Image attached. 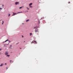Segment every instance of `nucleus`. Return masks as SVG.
Wrapping results in <instances>:
<instances>
[{"mask_svg":"<svg viewBox=\"0 0 73 73\" xmlns=\"http://www.w3.org/2000/svg\"><path fill=\"white\" fill-rule=\"evenodd\" d=\"M32 43H35V44H37V42L36 40H33L31 42V44Z\"/></svg>","mask_w":73,"mask_h":73,"instance_id":"f257e3e1","label":"nucleus"},{"mask_svg":"<svg viewBox=\"0 0 73 73\" xmlns=\"http://www.w3.org/2000/svg\"><path fill=\"white\" fill-rule=\"evenodd\" d=\"M9 41V42H11V41L10 40H8V39H7V40H6L5 41L3 42V43H4L5 42H7V41Z\"/></svg>","mask_w":73,"mask_h":73,"instance_id":"f03ea898","label":"nucleus"},{"mask_svg":"<svg viewBox=\"0 0 73 73\" xmlns=\"http://www.w3.org/2000/svg\"><path fill=\"white\" fill-rule=\"evenodd\" d=\"M35 32H39V30L37 29H35Z\"/></svg>","mask_w":73,"mask_h":73,"instance_id":"7ed1b4c3","label":"nucleus"},{"mask_svg":"<svg viewBox=\"0 0 73 73\" xmlns=\"http://www.w3.org/2000/svg\"><path fill=\"white\" fill-rule=\"evenodd\" d=\"M19 2H16L15 3V5H17V4H19Z\"/></svg>","mask_w":73,"mask_h":73,"instance_id":"20e7f679","label":"nucleus"},{"mask_svg":"<svg viewBox=\"0 0 73 73\" xmlns=\"http://www.w3.org/2000/svg\"><path fill=\"white\" fill-rule=\"evenodd\" d=\"M5 55H7L8 54V52H7L5 53Z\"/></svg>","mask_w":73,"mask_h":73,"instance_id":"39448f33","label":"nucleus"},{"mask_svg":"<svg viewBox=\"0 0 73 73\" xmlns=\"http://www.w3.org/2000/svg\"><path fill=\"white\" fill-rule=\"evenodd\" d=\"M13 13V14L12 15V16H15V15H16V13Z\"/></svg>","mask_w":73,"mask_h":73,"instance_id":"423d86ee","label":"nucleus"},{"mask_svg":"<svg viewBox=\"0 0 73 73\" xmlns=\"http://www.w3.org/2000/svg\"><path fill=\"white\" fill-rule=\"evenodd\" d=\"M32 4H33V3H31L29 5V6H31V5H32Z\"/></svg>","mask_w":73,"mask_h":73,"instance_id":"0eeeda50","label":"nucleus"},{"mask_svg":"<svg viewBox=\"0 0 73 73\" xmlns=\"http://www.w3.org/2000/svg\"><path fill=\"white\" fill-rule=\"evenodd\" d=\"M12 45H10L9 46V48H10V49H12Z\"/></svg>","mask_w":73,"mask_h":73,"instance_id":"6e6552de","label":"nucleus"},{"mask_svg":"<svg viewBox=\"0 0 73 73\" xmlns=\"http://www.w3.org/2000/svg\"><path fill=\"white\" fill-rule=\"evenodd\" d=\"M10 62L11 63H13V61L11 60H10Z\"/></svg>","mask_w":73,"mask_h":73,"instance_id":"1a4fd4ad","label":"nucleus"},{"mask_svg":"<svg viewBox=\"0 0 73 73\" xmlns=\"http://www.w3.org/2000/svg\"><path fill=\"white\" fill-rule=\"evenodd\" d=\"M10 62L11 63H13V61L11 60H10Z\"/></svg>","mask_w":73,"mask_h":73,"instance_id":"9d476101","label":"nucleus"},{"mask_svg":"<svg viewBox=\"0 0 73 73\" xmlns=\"http://www.w3.org/2000/svg\"><path fill=\"white\" fill-rule=\"evenodd\" d=\"M1 64V65H0V66H3V64Z\"/></svg>","mask_w":73,"mask_h":73,"instance_id":"9b49d317","label":"nucleus"},{"mask_svg":"<svg viewBox=\"0 0 73 73\" xmlns=\"http://www.w3.org/2000/svg\"><path fill=\"white\" fill-rule=\"evenodd\" d=\"M9 56H10V55H6V57H9Z\"/></svg>","mask_w":73,"mask_h":73,"instance_id":"f8f14e48","label":"nucleus"},{"mask_svg":"<svg viewBox=\"0 0 73 73\" xmlns=\"http://www.w3.org/2000/svg\"><path fill=\"white\" fill-rule=\"evenodd\" d=\"M29 21V19H27L26 21V22H28V21Z\"/></svg>","mask_w":73,"mask_h":73,"instance_id":"ddd939ff","label":"nucleus"},{"mask_svg":"<svg viewBox=\"0 0 73 73\" xmlns=\"http://www.w3.org/2000/svg\"><path fill=\"white\" fill-rule=\"evenodd\" d=\"M44 19V17H42L41 18L40 20H42L43 19Z\"/></svg>","mask_w":73,"mask_h":73,"instance_id":"4468645a","label":"nucleus"},{"mask_svg":"<svg viewBox=\"0 0 73 73\" xmlns=\"http://www.w3.org/2000/svg\"><path fill=\"white\" fill-rule=\"evenodd\" d=\"M32 35V33H30V36H31Z\"/></svg>","mask_w":73,"mask_h":73,"instance_id":"2eb2a0df","label":"nucleus"},{"mask_svg":"<svg viewBox=\"0 0 73 73\" xmlns=\"http://www.w3.org/2000/svg\"><path fill=\"white\" fill-rule=\"evenodd\" d=\"M34 40H36V37H33Z\"/></svg>","mask_w":73,"mask_h":73,"instance_id":"dca6fc26","label":"nucleus"},{"mask_svg":"<svg viewBox=\"0 0 73 73\" xmlns=\"http://www.w3.org/2000/svg\"><path fill=\"white\" fill-rule=\"evenodd\" d=\"M22 13V11L18 12V13Z\"/></svg>","mask_w":73,"mask_h":73,"instance_id":"f3484780","label":"nucleus"},{"mask_svg":"<svg viewBox=\"0 0 73 73\" xmlns=\"http://www.w3.org/2000/svg\"><path fill=\"white\" fill-rule=\"evenodd\" d=\"M38 23L39 24H40V21H38Z\"/></svg>","mask_w":73,"mask_h":73,"instance_id":"a211bd4d","label":"nucleus"},{"mask_svg":"<svg viewBox=\"0 0 73 73\" xmlns=\"http://www.w3.org/2000/svg\"><path fill=\"white\" fill-rule=\"evenodd\" d=\"M30 6V8H32V7H33L32 6Z\"/></svg>","mask_w":73,"mask_h":73,"instance_id":"6ab92c4d","label":"nucleus"},{"mask_svg":"<svg viewBox=\"0 0 73 73\" xmlns=\"http://www.w3.org/2000/svg\"><path fill=\"white\" fill-rule=\"evenodd\" d=\"M10 15H11V14H9V16H10Z\"/></svg>","mask_w":73,"mask_h":73,"instance_id":"aec40b11","label":"nucleus"},{"mask_svg":"<svg viewBox=\"0 0 73 73\" xmlns=\"http://www.w3.org/2000/svg\"><path fill=\"white\" fill-rule=\"evenodd\" d=\"M4 23V21H2V24H3V23Z\"/></svg>","mask_w":73,"mask_h":73,"instance_id":"412c9836","label":"nucleus"},{"mask_svg":"<svg viewBox=\"0 0 73 73\" xmlns=\"http://www.w3.org/2000/svg\"><path fill=\"white\" fill-rule=\"evenodd\" d=\"M40 28V27H39L38 26L36 27V28Z\"/></svg>","mask_w":73,"mask_h":73,"instance_id":"4be33fe9","label":"nucleus"},{"mask_svg":"<svg viewBox=\"0 0 73 73\" xmlns=\"http://www.w3.org/2000/svg\"><path fill=\"white\" fill-rule=\"evenodd\" d=\"M1 9H2V8L0 7V11H1Z\"/></svg>","mask_w":73,"mask_h":73,"instance_id":"5701e85b","label":"nucleus"},{"mask_svg":"<svg viewBox=\"0 0 73 73\" xmlns=\"http://www.w3.org/2000/svg\"><path fill=\"white\" fill-rule=\"evenodd\" d=\"M22 7H19V9H21V8H22Z\"/></svg>","mask_w":73,"mask_h":73,"instance_id":"b1692460","label":"nucleus"},{"mask_svg":"<svg viewBox=\"0 0 73 73\" xmlns=\"http://www.w3.org/2000/svg\"><path fill=\"white\" fill-rule=\"evenodd\" d=\"M27 9H28V10H29V8H28V7H27Z\"/></svg>","mask_w":73,"mask_h":73,"instance_id":"393cba45","label":"nucleus"},{"mask_svg":"<svg viewBox=\"0 0 73 73\" xmlns=\"http://www.w3.org/2000/svg\"><path fill=\"white\" fill-rule=\"evenodd\" d=\"M34 28L35 29V28H37V27H34Z\"/></svg>","mask_w":73,"mask_h":73,"instance_id":"a878e982","label":"nucleus"},{"mask_svg":"<svg viewBox=\"0 0 73 73\" xmlns=\"http://www.w3.org/2000/svg\"><path fill=\"white\" fill-rule=\"evenodd\" d=\"M19 43H20L19 42L17 43H16V44L17 45V44H19Z\"/></svg>","mask_w":73,"mask_h":73,"instance_id":"bb28decb","label":"nucleus"},{"mask_svg":"<svg viewBox=\"0 0 73 73\" xmlns=\"http://www.w3.org/2000/svg\"><path fill=\"white\" fill-rule=\"evenodd\" d=\"M70 2H68V4H70Z\"/></svg>","mask_w":73,"mask_h":73,"instance_id":"cd10ccee","label":"nucleus"},{"mask_svg":"<svg viewBox=\"0 0 73 73\" xmlns=\"http://www.w3.org/2000/svg\"><path fill=\"white\" fill-rule=\"evenodd\" d=\"M0 54H1V52H0Z\"/></svg>","mask_w":73,"mask_h":73,"instance_id":"c85d7f7f","label":"nucleus"},{"mask_svg":"<svg viewBox=\"0 0 73 73\" xmlns=\"http://www.w3.org/2000/svg\"><path fill=\"white\" fill-rule=\"evenodd\" d=\"M4 46L5 47V44H4Z\"/></svg>","mask_w":73,"mask_h":73,"instance_id":"c756f323","label":"nucleus"},{"mask_svg":"<svg viewBox=\"0 0 73 73\" xmlns=\"http://www.w3.org/2000/svg\"><path fill=\"white\" fill-rule=\"evenodd\" d=\"M2 7H3V6H4V5H2Z\"/></svg>","mask_w":73,"mask_h":73,"instance_id":"7c9ffc66","label":"nucleus"},{"mask_svg":"<svg viewBox=\"0 0 73 73\" xmlns=\"http://www.w3.org/2000/svg\"><path fill=\"white\" fill-rule=\"evenodd\" d=\"M9 44V43L8 44H7L6 45H8Z\"/></svg>","mask_w":73,"mask_h":73,"instance_id":"2f4dec72","label":"nucleus"},{"mask_svg":"<svg viewBox=\"0 0 73 73\" xmlns=\"http://www.w3.org/2000/svg\"><path fill=\"white\" fill-rule=\"evenodd\" d=\"M5 65H7V63H5Z\"/></svg>","mask_w":73,"mask_h":73,"instance_id":"473e14b6","label":"nucleus"},{"mask_svg":"<svg viewBox=\"0 0 73 73\" xmlns=\"http://www.w3.org/2000/svg\"><path fill=\"white\" fill-rule=\"evenodd\" d=\"M22 37H23V38L24 37V36H22Z\"/></svg>","mask_w":73,"mask_h":73,"instance_id":"72a5a7b5","label":"nucleus"},{"mask_svg":"<svg viewBox=\"0 0 73 73\" xmlns=\"http://www.w3.org/2000/svg\"><path fill=\"white\" fill-rule=\"evenodd\" d=\"M6 69H8V68H7H7H6Z\"/></svg>","mask_w":73,"mask_h":73,"instance_id":"f704fd0d","label":"nucleus"},{"mask_svg":"<svg viewBox=\"0 0 73 73\" xmlns=\"http://www.w3.org/2000/svg\"><path fill=\"white\" fill-rule=\"evenodd\" d=\"M1 49H0V50H1Z\"/></svg>","mask_w":73,"mask_h":73,"instance_id":"c9c22d12","label":"nucleus"},{"mask_svg":"<svg viewBox=\"0 0 73 73\" xmlns=\"http://www.w3.org/2000/svg\"><path fill=\"white\" fill-rule=\"evenodd\" d=\"M20 48V49H21V48Z\"/></svg>","mask_w":73,"mask_h":73,"instance_id":"e433bc0d","label":"nucleus"},{"mask_svg":"<svg viewBox=\"0 0 73 73\" xmlns=\"http://www.w3.org/2000/svg\"><path fill=\"white\" fill-rule=\"evenodd\" d=\"M27 12H28V11H27Z\"/></svg>","mask_w":73,"mask_h":73,"instance_id":"4c0bfd02","label":"nucleus"},{"mask_svg":"<svg viewBox=\"0 0 73 73\" xmlns=\"http://www.w3.org/2000/svg\"><path fill=\"white\" fill-rule=\"evenodd\" d=\"M25 41H24V42H25Z\"/></svg>","mask_w":73,"mask_h":73,"instance_id":"58836bf2","label":"nucleus"},{"mask_svg":"<svg viewBox=\"0 0 73 73\" xmlns=\"http://www.w3.org/2000/svg\"><path fill=\"white\" fill-rule=\"evenodd\" d=\"M22 24H24V23H22Z\"/></svg>","mask_w":73,"mask_h":73,"instance_id":"ea45409f","label":"nucleus"}]
</instances>
